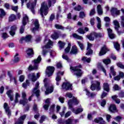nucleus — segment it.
Wrapping results in <instances>:
<instances>
[{"instance_id": "f3484780", "label": "nucleus", "mask_w": 124, "mask_h": 124, "mask_svg": "<svg viewBox=\"0 0 124 124\" xmlns=\"http://www.w3.org/2000/svg\"><path fill=\"white\" fill-rule=\"evenodd\" d=\"M92 47V44L90 43H88V46L87 47V52L86 55L89 56V55H92L93 54V50L91 48Z\"/></svg>"}, {"instance_id": "37998d69", "label": "nucleus", "mask_w": 124, "mask_h": 124, "mask_svg": "<svg viewBox=\"0 0 124 124\" xmlns=\"http://www.w3.org/2000/svg\"><path fill=\"white\" fill-rule=\"evenodd\" d=\"M20 94H19V93H16L15 94V103H18V101H19V100L18 99V98H20Z\"/></svg>"}, {"instance_id": "393cba45", "label": "nucleus", "mask_w": 124, "mask_h": 124, "mask_svg": "<svg viewBox=\"0 0 124 124\" xmlns=\"http://www.w3.org/2000/svg\"><path fill=\"white\" fill-rule=\"evenodd\" d=\"M73 123H74L75 124H78V123H79V120L77 119L72 120L69 119L66 121V124H72Z\"/></svg>"}, {"instance_id": "b1692460", "label": "nucleus", "mask_w": 124, "mask_h": 124, "mask_svg": "<svg viewBox=\"0 0 124 124\" xmlns=\"http://www.w3.org/2000/svg\"><path fill=\"white\" fill-rule=\"evenodd\" d=\"M113 24L115 26L114 29L117 31L118 33L120 34V33H119V29H120V23H119V22L117 20H114L113 21Z\"/></svg>"}, {"instance_id": "052dcab7", "label": "nucleus", "mask_w": 124, "mask_h": 124, "mask_svg": "<svg viewBox=\"0 0 124 124\" xmlns=\"http://www.w3.org/2000/svg\"><path fill=\"white\" fill-rule=\"evenodd\" d=\"M95 14V9H93L91 10L90 12V16H93Z\"/></svg>"}, {"instance_id": "49530a36", "label": "nucleus", "mask_w": 124, "mask_h": 124, "mask_svg": "<svg viewBox=\"0 0 124 124\" xmlns=\"http://www.w3.org/2000/svg\"><path fill=\"white\" fill-rule=\"evenodd\" d=\"M0 17L1 18L4 16H5V12H4V10L2 9H0Z\"/></svg>"}, {"instance_id": "bf43d9fd", "label": "nucleus", "mask_w": 124, "mask_h": 124, "mask_svg": "<svg viewBox=\"0 0 124 124\" xmlns=\"http://www.w3.org/2000/svg\"><path fill=\"white\" fill-rule=\"evenodd\" d=\"M113 89L114 90V91H119V90H121V88H120L119 85L117 84L114 85Z\"/></svg>"}, {"instance_id": "864d4df0", "label": "nucleus", "mask_w": 124, "mask_h": 124, "mask_svg": "<svg viewBox=\"0 0 124 124\" xmlns=\"http://www.w3.org/2000/svg\"><path fill=\"white\" fill-rule=\"evenodd\" d=\"M82 61H83V62H91V58H87V57H84L82 58Z\"/></svg>"}, {"instance_id": "473e14b6", "label": "nucleus", "mask_w": 124, "mask_h": 124, "mask_svg": "<svg viewBox=\"0 0 124 124\" xmlns=\"http://www.w3.org/2000/svg\"><path fill=\"white\" fill-rule=\"evenodd\" d=\"M84 91L86 92V95L89 96L90 97H94V96H95L96 95V94L93 93H91L89 91H88V89H85Z\"/></svg>"}, {"instance_id": "c85d7f7f", "label": "nucleus", "mask_w": 124, "mask_h": 124, "mask_svg": "<svg viewBox=\"0 0 124 124\" xmlns=\"http://www.w3.org/2000/svg\"><path fill=\"white\" fill-rule=\"evenodd\" d=\"M109 85L108 83H104L103 84V89L104 91H106V92H109L110 91V88L109 87Z\"/></svg>"}, {"instance_id": "9d476101", "label": "nucleus", "mask_w": 124, "mask_h": 124, "mask_svg": "<svg viewBox=\"0 0 124 124\" xmlns=\"http://www.w3.org/2000/svg\"><path fill=\"white\" fill-rule=\"evenodd\" d=\"M28 78L30 80H31L32 82H35L39 78V73H37V77L35 76L34 73H31L28 75Z\"/></svg>"}, {"instance_id": "5701e85b", "label": "nucleus", "mask_w": 124, "mask_h": 124, "mask_svg": "<svg viewBox=\"0 0 124 124\" xmlns=\"http://www.w3.org/2000/svg\"><path fill=\"white\" fill-rule=\"evenodd\" d=\"M26 117L27 116L26 115H24L21 116L17 122H16L15 124H24V120L26 119Z\"/></svg>"}, {"instance_id": "a211bd4d", "label": "nucleus", "mask_w": 124, "mask_h": 124, "mask_svg": "<svg viewBox=\"0 0 124 124\" xmlns=\"http://www.w3.org/2000/svg\"><path fill=\"white\" fill-rule=\"evenodd\" d=\"M17 30V27L16 25H14L11 27L10 31H9V33L12 36H14L15 35V31Z\"/></svg>"}, {"instance_id": "aec40b11", "label": "nucleus", "mask_w": 124, "mask_h": 124, "mask_svg": "<svg viewBox=\"0 0 124 124\" xmlns=\"http://www.w3.org/2000/svg\"><path fill=\"white\" fill-rule=\"evenodd\" d=\"M111 12L113 17H116V15H120V11L117 10L116 8H112Z\"/></svg>"}, {"instance_id": "f704fd0d", "label": "nucleus", "mask_w": 124, "mask_h": 124, "mask_svg": "<svg viewBox=\"0 0 124 124\" xmlns=\"http://www.w3.org/2000/svg\"><path fill=\"white\" fill-rule=\"evenodd\" d=\"M117 98H118V96L116 95H114L111 97L112 99H113V100H114L116 103H117V104H119L120 102H121V100H120V99H118Z\"/></svg>"}, {"instance_id": "ddd939ff", "label": "nucleus", "mask_w": 124, "mask_h": 124, "mask_svg": "<svg viewBox=\"0 0 124 124\" xmlns=\"http://www.w3.org/2000/svg\"><path fill=\"white\" fill-rule=\"evenodd\" d=\"M39 87V82H37L35 85V87L33 90V93H35L36 96H39V92L40 91L38 90V88Z\"/></svg>"}, {"instance_id": "ea45409f", "label": "nucleus", "mask_w": 124, "mask_h": 124, "mask_svg": "<svg viewBox=\"0 0 124 124\" xmlns=\"http://www.w3.org/2000/svg\"><path fill=\"white\" fill-rule=\"evenodd\" d=\"M103 62H104V63H105V64H106L107 65L108 64H110V63H111V60L108 58L105 59L103 60Z\"/></svg>"}, {"instance_id": "4468645a", "label": "nucleus", "mask_w": 124, "mask_h": 124, "mask_svg": "<svg viewBox=\"0 0 124 124\" xmlns=\"http://www.w3.org/2000/svg\"><path fill=\"white\" fill-rule=\"evenodd\" d=\"M6 94L8 97L10 98L11 101H13L14 100V94H13V91L10 90L6 92Z\"/></svg>"}, {"instance_id": "58836bf2", "label": "nucleus", "mask_w": 124, "mask_h": 124, "mask_svg": "<svg viewBox=\"0 0 124 124\" xmlns=\"http://www.w3.org/2000/svg\"><path fill=\"white\" fill-rule=\"evenodd\" d=\"M59 44V48L60 50H62V49H63L64 46H65V43L60 41L58 42Z\"/></svg>"}, {"instance_id": "774afa93", "label": "nucleus", "mask_w": 124, "mask_h": 124, "mask_svg": "<svg viewBox=\"0 0 124 124\" xmlns=\"http://www.w3.org/2000/svg\"><path fill=\"white\" fill-rule=\"evenodd\" d=\"M119 97H124V91H122L119 94Z\"/></svg>"}, {"instance_id": "39448f33", "label": "nucleus", "mask_w": 124, "mask_h": 124, "mask_svg": "<svg viewBox=\"0 0 124 124\" xmlns=\"http://www.w3.org/2000/svg\"><path fill=\"white\" fill-rule=\"evenodd\" d=\"M80 68H81V65L76 67H70L71 70H73V71H75L74 74L77 76H81V75H82V71H81Z\"/></svg>"}, {"instance_id": "412c9836", "label": "nucleus", "mask_w": 124, "mask_h": 124, "mask_svg": "<svg viewBox=\"0 0 124 124\" xmlns=\"http://www.w3.org/2000/svg\"><path fill=\"white\" fill-rule=\"evenodd\" d=\"M31 39V36L29 35L26 36L25 38H21L20 40V43H22V41H25V42H30Z\"/></svg>"}, {"instance_id": "de8ad7c7", "label": "nucleus", "mask_w": 124, "mask_h": 124, "mask_svg": "<svg viewBox=\"0 0 124 124\" xmlns=\"http://www.w3.org/2000/svg\"><path fill=\"white\" fill-rule=\"evenodd\" d=\"M70 47H71V44L69 43L68 46L65 49V53H69L70 51Z\"/></svg>"}, {"instance_id": "603ef678", "label": "nucleus", "mask_w": 124, "mask_h": 124, "mask_svg": "<svg viewBox=\"0 0 124 124\" xmlns=\"http://www.w3.org/2000/svg\"><path fill=\"white\" fill-rule=\"evenodd\" d=\"M78 31L79 33H80V34H84V33H86V31H84V29L82 28H79L78 30Z\"/></svg>"}, {"instance_id": "6ab92c4d", "label": "nucleus", "mask_w": 124, "mask_h": 124, "mask_svg": "<svg viewBox=\"0 0 124 124\" xmlns=\"http://www.w3.org/2000/svg\"><path fill=\"white\" fill-rule=\"evenodd\" d=\"M94 122L95 123H96L97 124H106V122L104 120H103V118L102 117H98L97 118H96L94 120Z\"/></svg>"}, {"instance_id": "4c0bfd02", "label": "nucleus", "mask_w": 124, "mask_h": 124, "mask_svg": "<svg viewBox=\"0 0 124 124\" xmlns=\"http://www.w3.org/2000/svg\"><path fill=\"white\" fill-rule=\"evenodd\" d=\"M19 54L16 53L15 55V58L14 59V62H18L20 61V58H19Z\"/></svg>"}, {"instance_id": "680f3d73", "label": "nucleus", "mask_w": 124, "mask_h": 124, "mask_svg": "<svg viewBox=\"0 0 124 124\" xmlns=\"http://www.w3.org/2000/svg\"><path fill=\"white\" fill-rule=\"evenodd\" d=\"M94 33H95V38H97V37H102V36H103L102 34H101L100 33H97L94 32Z\"/></svg>"}, {"instance_id": "13d9d810", "label": "nucleus", "mask_w": 124, "mask_h": 124, "mask_svg": "<svg viewBox=\"0 0 124 124\" xmlns=\"http://www.w3.org/2000/svg\"><path fill=\"white\" fill-rule=\"evenodd\" d=\"M55 27L56 29H57V30H63V27H62V25L56 24Z\"/></svg>"}, {"instance_id": "0e129e2a", "label": "nucleus", "mask_w": 124, "mask_h": 124, "mask_svg": "<svg viewBox=\"0 0 124 124\" xmlns=\"http://www.w3.org/2000/svg\"><path fill=\"white\" fill-rule=\"evenodd\" d=\"M24 80H25V76L23 75H21L19 77V81L20 82H24Z\"/></svg>"}, {"instance_id": "bb28decb", "label": "nucleus", "mask_w": 124, "mask_h": 124, "mask_svg": "<svg viewBox=\"0 0 124 124\" xmlns=\"http://www.w3.org/2000/svg\"><path fill=\"white\" fill-rule=\"evenodd\" d=\"M97 11L99 15H102L103 14V10L101 7V5H98L97 6Z\"/></svg>"}, {"instance_id": "6e6d98bb", "label": "nucleus", "mask_w": 124, "mask_h": 124, "mask_svg": "<svg viewBox=\"0 0 124 124\" xmlns=\"http://www.w3.org/2000/svg\"><path fill=\"white\" fill-rule=\"evenodd\" d=\"M86 17V15L85 14V13L84 12H80L79 13V18H83Z\"/></svg>"}, {"instance_id": "2f4dec72", "label": "nucleus", "mask_w": 124, "mask_h": 124, "mask_svg": "<svg viewBox=\"0 0 124 124\" xmlns=\"http://www.w3.org/2000/svg\"><path fill=\"white\" fill-rule=\"evenodd\" d=\"M78 53V49H77V47L76 46H73L70 51V54H76Z\"/></svg>"}, {"instance_id": "e2e57ef3", "label": "nucleus", "mask_w": 124, "mask_h": 124, "mask_svg": "<svg viewBox=\"0 0 124 124\" xmlns=\"http://www.w3.org/2000/svg\"><path fill=\"white\" fill-rule=\"evenodd\" d=\"M12 9L13 10V11H15V12H17V11L18 10V6H12Z\"/></svg>"}, {"instance_id": "e433bc0d", "label": "nucleus", "mask_w": 124, "mask_h": 124, "mask_svg": "<svg viewBox=\"0 0 124 124\" xmlns=\"http://www.w3.org/2000/svg\"><path fill=\"white\" fill-rule=\"evenodd\" d=\"M34 25H35V28L33 29V31H34L35 30H37V29L39 28V23L38 22V20L36 19L35 20Z\"/></svg>"}, {"instance_id": "1a4fd4ad", "label": "nucleus", "mask_w": 124, "mask_h": 124, "mask_svg": "<svg viewBox=\"0 0 124 124\" xmlns=\"http://www.w3.org/2000/svg\"><path fill=\"white\" fill-rule=\"evenodd\" d=\"M54 71H55V68L53 66H49L47 67L46 73L48 77H50L53 75Z\"/></svg>"}, {"instance_id": "4be33fe9", "label": "nucleus", "mask_w": 124, "mask_h": 124, "mask_svg": "<svg viewBox=\"0 0 124 124\" xmlns=\"http://www.w3.org/2000/svg\"><path fill=\"white\" fill-rule=\"evenodd\" d=\"M4 108L5 110L6 114H7L8 116H10L11 115V111L10 109H9V108H8V105L7 103H5L4 104Z\"/></svg>"}, {"instance_id": "a878e982", "label": "nucleus", "mask_w": 124, "mask_h": 124, "mask_svg": "<svg viewBox=\"0 0 124 124\" xmlns=\"http://www.w3.org/2000/svg\"><path fill=\"white\" fill-rule=\"evenodd\" d=\"M107 31H108V36L111 39H113V38H115V37H116V36L115 35V34H114L112 33V30H111V29H108Z\"/></svg>"}, {"instance_id": "4d7b16f0", "label": "nucleus", "mask_w": 124, "mask_h": 124, "mask_svg": "<svg viewBox=\"0 0 124 124\" xmlns=\"http://www.w3.org/2000/svg\"><path fill=\"white\" fill-rule=\"evenodd\" d=\"M46 119V116L43 115L41 118V119L39 121V123L40 124H42V123H43V122H44L45 121V119Z\"/></svg>"}, {"instance_id": "c03bdc74", "label": "nucleus", "mask_w": 124, "mask_h": 124, "mask_svg": "<svg viewBox=\"0 0 124 124\" xmlns=\"http://www.w3.org/2000/svg\"><path fill=\"white\" fill-rule=\"evenodd\" d=\"M62 58L63 59V60H65V61H67V62H71V59H70L67 55H66L65 54H63L62 55Z\"/></svg>"}, {"instance_id": "6e6552de", "label": "nucleus", "mask_w": 124, "mask_h": 124, "mask_svg": "<svg viewBox=\"0 0 124 124\" xmlns=\"http://www.w3.org/2000/svg\"><path fill=\"white\" fill-rule=\"evenodd\" d=\"M72 84L70 83L69 82H64L62 85V89L65 91H72Z\"/></svg>"}, {"instance_id": "7c9ffc66", "label": "nucleus", "mask_w": 124, "mask_h": 124, "mask_svg": "<svg viewBox=\"0 0 124 124\" xmlns=\"http://www.w3.org/2000/svg\"><path fill=\"white\" fill-rule=\"evenodd\" d=\"M110 73H109V77L110 78H112V76H111V74H112L113 76H115V75H116V72L115 71L113 66H111L110 67Z\"/></svg>"}, {"instance_id": "2eb2a0df", "label": "nucleus", "mask_w": 124, "mask_h": 124, "mask_svg": "<svg viewBox=\"0 0 124 124\" xmlns=\"http://www.w3.org/2000/svg\"><path fill=\"white\" fill-rule=\"evenodd\" d=\"M60 75H63V72H59L57 73V76L56 78V81L57 82L56 84L57 85V86H59V85H60V81L62 79Z\"/></svg>"}, {"instance_id": "3c124183", "label": "nucleus", "mask_w": 124, "mask_h": 124, "mask_svg": "<svg viewBox=\"0 0 124 124\" xmlns=\"http://www.w3.org/2000/svg\"><path fill=\"white\" fill-rule=\"evenodd\" d=\"M114 46L117 51L120 50V45L118 43H114Z\"/></svg>"}, {"instance_id": "69168bd1", "label": "nucleus", "mask_w": 124, "mask_h": 124, "mask_svg": "<svg viewBox=\"0 0 124 124\" xmlns=\"http://www.w3.org/2000/svg\"><path fill=\"white\" fill-rule=\"evenodd\" d=\"M95 19H94V18H92L90 19V23L91 25H92V26H94V20Z\"/></svg>"}, {"instance_id": "c9c22d12", "label": "nucleus", "mask_w": 124, "mask_h": 124, "mask_svg": "<svg viewBox=\"0 0 124 124\" xmlns=\"http://www.w3.org/2000/svg\"><path fill=\"white\" fill-rule=\"evenodd\" d=\"M53 89H54V87H53V86H51L49 88H46V90L45 92L46 94H48L49 93H53Z\"/></svg>"}, {"instance_id": "cd10ccee", "label": "nucleus", "mask_w": 124, "mask_h": 124, "mask_svg": "<svg viewBox=\"0 0 124 124\" xmlns=\"http://www.w3.org/2000/svg\"><path fill=\"white\" fill-rule=\"evenodd\" d=\"M87 37L89 39V40L93 41V40H94V38H95V34L94 32L92 33L90 35H87Z\"/></svg>"}, {"instance_id": "423d86ee", "label": "nucleus", "mask_w": 124, "mask_h": 124, "mask_svg": "<svg viewBox=\"0 0 124 124\" xmlns=\"http://www.w3.org/2000/svg\"><path fill=\"white\" fill-rule=\"evenodd\" d=\"M53 46V42L50 40H49L47 42L46 45L43 47V52L42 54L43 56H45L47 54V51H46V49H49V48H51V46Z\"/></svg>"}, {"instance_id": "f03ea898", "label": "nucleus", "mask_w": 124, "mask_h": 124, "mask_svg": "<svg viewBox=\"0 0 124 124\" xmlns=\"http://www.w3.org/2000/svg\"><path fill=\"white\" fill-rule=\"evenodd\" d=\"M79 101H78V100L76 99L75 97H73V99L72 100H70L68 101V105L69 106V109L73 112L75 114L77 115L78 114H79V113H81V112H83V108H78L76 110L74 109V108H73V105H77V104H78Z\"/></svg>"}, {"instance_id": "79ce46f5", "label": "nucleus", "mask_w": 124, "mask_h": 124, "mask_svg": "<svg viewBox=\"0 0 124 124\" xmlns=\"http://www.w3.org/2000/svg\"><path fill=\"white\" fill-rule=\"evenodd\" d=\"M16 19V16L15 15H11L9 17V22H13Z\"/></svg>"}, {"instance_id": "09e8293b", "label": "nucleus", "mask_w": 124, "mask_h": 124, "mask_svg": "<svg viewBox=\"0 0 124 124\" xmlns=\"http://www.w3.org/2000/svg\"><path fill=\"white\" fill-rule=\"evenodd\" d=\"M78 46H79L81 50H84L85 49V46H84V45L81 43V42L78 41Z\"/></svg>"}, {"instance_id": "0eeeda50", "label": "nucleus", "mask_w": 124, "mask_h": 124, "mask_svg": "<svg viewBox=\"0 0 124 124\" xmlns=\"http://www.w3.org/2000/svg\"><path fill=\"white\" fill-rule=\"evenodd\" d=\"M34 2H29L27 4V7L31 10L33 14H34V7L36 5L37 0H34Z\"/></svg>"}, {"instance_id": "dca6fc26", "label": "nucleus", "mask_w": 124, "mask_h": 124, "mask_svg": "<svg viewBox=\"0 0 124 124\" xmlns=\"http://www.w3.org/2000/svg\"><path fill=\"white\" fill-rule=\"evenodd\" d=\"M108 51H109V49L106 46H103L99 52V56H103V55H105Z\"/></svg>"}, {"instance_id": "8fccbe9b", "label": "nucleus", "mask_w": 124, "mask_h": 124, "mask_svg": "<svg viewBox=\"0 0 124 124\" xmlns=\"http://www.w3.org/2000/svg\"><path fill=\"white\" fill-rule=\"evenodd\" d=\"M116 64L118 67H120V68H121L122 69H124V65L123 64L122 62H118Z\"/></svg>"}, {"instance_id": "a19ab883", "label": "nucleus", "mask_w": 124, "mask_h": 124, "mask_svg": "<svg viewBox=\"0 0 124 124\" xmlns=\"http://www.w3.org/2000/svg\"><path fill=\"white\" fill-rule=\"evenodd\" d=\"M26 53L28 56H31V55H33V50L32 48H29Z\"/></svg>"}, {"instance_id": "7ed1b4c3", "label": "nucleus", "mask_w": 124, "mask_h": 124, "mask_svg": "<svg viewBox=\"0 0 124 124\" xmlns=\"http://www.w3.org/2000/svg\"><path fill=\"white\" fill-rule=\"evenodd\" d=\"M41 57L39 56L37 59H35L33 61L34 66L30 65L28 67V70H36L38 69V63L41 62Z\"/></svg>"}, {"instance_id": "c756f323", "label": "nucleus", "mask_w": 124, "mask_h": 124, "mask_svg": "<svg viewBox=\"0 0 124 124\" xmlns=\"http://www.w3.org/2000/svg\"><path fill=\"white\" fill-rule=\"evenodd\" d=\"M108 109L110 112H115L117 111V108L115 105L112 104L109 106Z\"/></svg>"}, {"instance_id": "f8f14e48", "label": "nucleus", "mask_w": 124, "mask_h": 124, "mask_svg": "<svg viewBox=\"0 0 124 124\" xmlns=\"http://www.w3.org/2000/svg\"><path fill=\"white\" fill-rule=\"evenodd\" d=\"M26 96H27V94L26 93V92H22V97L24 99V100H21L19 101L20 104H22V105H25V104L28 103V99L26 98Z\"/></svg>"}, {"instance_id": "a18cd8bd", "label": "nucleus", "mask_w": 124, "mask_h": 124, "mask_svg": "<svg viewBox=\"0 0 124 124\" xmlns=\"http://www.w3.org/2000/svg\"><path fill=\"white\" fill-rule=\"evenodd\" d=\"M28 86H30V82H29V80H26V82L22 84V87L24 89H27Z\"/></svg>"}, {"instance_id": "72a5a7b5", "label": "nucleus", "mask_w": 124, "mask_h": 124, "mask_svg": "<svg viewBox=\"0 0 124 124\" xmlns=\"http://www.w3.org/2000/svg\"><path fill=\"white\" fill-rule=\"evenodd\" d=\"M73 37L76 38V39H78L79 40H83V37L77 34V33H74L72 34Z\"/></svg>"}, {"instance_id": "20e7f679", "label": "nucleus", "mask_w": 124, "mask_h": 124, "mask_svg": "<svg viewBox=\"0 0 124 124\" xmlns=\"http://www.w3.org/2000/svg\"><path fill=\"white\" fill-rule=\"evenodd\" d=\"M29 22V17L26 14L23 15V18L22 20V25L20 29V33H23L25 30V26L27 23Z\"/></svg>"}, {"instance_id": "5fc2aeb1", "label": "nucleus", "mask_w": 124, "mask_h": 124, "mask_svg": "<svg viewBox=\"0 0 124 124\" xmlns=\"http://www.w3.org/2000/svg\"><path fill=\"white\" fill-rule=\"evenodd\" d=\"M51 37L53 39H58V38H59V34L55 33L51 36Z\"/></svg>"}, {"instance_id": "338daca9", "label": "nucleus", "mask_w": 124, "mask_h": 124, "mask_svg": "<svg viewBox=\"0 0 124 124\" xmlns=\"http://www.w3.org/2000/svg\"><path fill=\"white\" fill-rule=\"evenodd\" d=\"M121 25L123 26V27H124V16H121Z\"/></svg>"}, {"instance_id": "9b49d317", "label": "nucleus", "mask_w": 124, "mask_h": 124, "mask_svg": "<svg viewBox=\"0 0 124 124\" xmlns=\"http://www.w3.org/2000/svg\"><path fill=\"white\" fill-rule=\"evenodd\" d=\"M100 85V83L97 81H92V85L91 86V89L92 91H94L96 88H98L99 90H100V88L99 87Z\"/></svg>"}, {"instance_id": "f257e3e1", "label": "nucleus", "mask_w": 124, "mask_h": 124, "mask_svg": "<svg viewBox=\"0 0 124 124\" xmlns=\"http://www.w3.org/2000/svg\"><path fill=\"white\" fill-rule=\"evenodd\" d=\"M56 0H48V6H47V4L45 2H43L42 4L41 7L39 11V12L41 14L42 17H44V15L46 16L47 14H48V9H49V7H51L52 5L55 4L56 3Z\"/></svg>"}]
</instances>
